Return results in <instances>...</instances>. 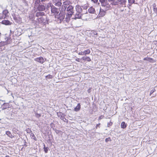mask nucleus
Returning <instances> with one entry per match:
<instances>
[{
	"label": "nucleus",
	"instance_id": "obj_1",
	"mask_svg": "<svg viewBox=\"0 0 157 157\" xmlns=\"http://www.w3.org/2000/svg\"><path fill=\"white\" fill-rule=\"evenodd\" d=\"M39 24L42 25V26L46 27L47 24H48L49 20L47 17H40L37 19Z\"/></svg>",
	"mask_w": 157,
	"mask_h": 157
},
{
	"label": "nucleus",
	"instance_id": "obj_2",
	"mask_svg": "<svg viewBox=\"0 0 157 157\" xmlns=\"http://www.w3.org/2000/svg\"><path fill=\"white\" fill-rule=\"evenodd\" d=\"M65 17V14L63 12L60 11L59 13L55 16V21L59 23L63 21Z\"/></svg>",
	"mask_w": 157,
	"mask_h": 157
},
{
	"label": "nucleus",
	"instance_id": "obj_3",
	"mask_svg": "<svg viewBox=\"0 0 157 157\" xmlns=\"http://www.w3.org/2000/svg\"><path fill=\"white\" fill-rule=\"evenodd\" d=\"M63 9L66 10L67 9V14L69 17H71L74 13V7L72 6L69 5L67 7L66 5L63 6Z\"/></svg>",
	"mask_w": 157,
	"mask_h": 157
},
{
	"label": "nucleus",
	"instance_id": "obj_4",
	"mask_svg": "<svg viewBox=\"0 0 157 157\" xmlns=\"http://www.w3.org/2000/svg\"><path fill=\"white\" fill-rule=\"evenodd\" d=\"M51 14L53 15H54V17L60 12V10L59 8H56L54 5L52 7L51 10Z\"/></svg>",
	"mask_w": 157,
	"mask_h": 157
},
{
	"label": "nucleus",
	"instance_id": "obj_5",
	"mask_svg": "<svg viewBox=\"0 0 157 157\" xmlns=\"http://www.w3.org/2000/svg\"><path fill=\"white\" fill-rule=\"evenodd\" d=\"M35 6L37 7V10L39 11H45V6L44 5L41 4V2L39 4H35Z\"/></svg>",
	"mask_w": 157,
	"mask_h": 157
},
{
	"label": "nucleus",
	"instance_id": "obj_6",
	"mask_svg": "<svg viewBox=\"0 0 157 157\" xmlns=\"http://www.w3.org/2000/svg\"><path fill=\"white\" fill-rule=\"evenodd\" d=\"M22 30L20 28L16 29L14 32H13L10 30V33H13L15 35L17 36L21 35L22 34Z\"/></svg>",
	"mask_w": 157,
	"mask_h": 157
},
{
	"label": "nucleus",
	"instance_id": "obj_7",
	"mask_svg": "<svg viewBox=\"0 0 157 157\" xmlns=\"http://www.w3.org/2000/svg\"><path fill=\"white\" fill-rule=\"evenodd\" d=\"M0 104L1 105L0 108H2V110L10 108V105L9 103L5 102L2 104V103L0 102Z\"/></svg>",
	"mask_w": 157,
	"mask_h": 157
},
{
	"label": "nucleus",
	"instance_id": "obj_8",
	"mask_svg": "<svg viewBox=\"0 0 157 157\" xmlns=\"http://www.w3.org/2000/svg\"><path fill=\"white\" fill-rule=\"evenodd\" d=\"M34 60L41 64H43L45 61V60H44V59L42 56H40V57L35 58L34 59Z\"/></svg>",
	"mask_w": 157,
	"mask_h": 157
},
{
	"label": "nucleus",
	"instance_id": "obj_9",
	"mask_svg": "<svg viewBox=\"0 0 157 157\" xmlns=\"http://www.w3.org/2000/svg\"><path fill=\"white\" fill-rule=\"evenodd\" d=\"M52 1L55 6L59 7L61 5V0H52Z\"/></svg>",
	"mask_w": 157,
	"mask_h": 157
},
{
	"label": "nucleus",
	"instance_id": "obj_10",
	"mask_svg": "<svg viewBox=\"0 0 157 157\" xmlns=\"http://www.w3.org/2000/svg\"><path fill=\"white\" fill-rule=\"evenodd\" d=\"M101 6L102 7L104 8L105 10H108L110 7L109 5L107 0H106L105 2L101 3Z\"/></svg>",
	"mask_w": 157,
	"mask_h": 157
},
{
	"label": "nucleus",
	"instance_id": "obj_11",
	"mask_svg": "<svg viewBox=\"0 0 157 157\" xmlns=\"http://www.w3.org/2000/svg\"><path fill=\"white\" fill-rule=\"evenodd\" d=\"M57 115L58 117H60V118L61 120H63V121H65L64 120V118H65L64 117L66 116V115L64 113L59 112L57 113Z\"/></svg>",
	"mask_w": 157,
	"mask_h": 157
},
{
	"label": "nucleus",
	"instance_id": "obj_12",
	"mask_svg": "<svg viewBox=\"0 0 157 157\" xmlns=\"http://www.w3.org/2000/svg\"><path fill=\"white\" fill-rule=\"evenodd\" d=\"M2 24L6 25H11L12 22L8 20H4L2 21L1 22H0Z\"/></svg>",
	"mask_w": 157,
	"mask_h": 157
},
{
	"label": "nucleus",
	"instance_id": "obj_13",
	"mask_svg": "<svg viewBox=\"0 0 157 157\" xmlns=\"http://www.w3.org/2000/svg\"><path fill=\"white\" fill-rule=\"evenodd\" d=\"M105 11L104 10L101 9V8L100 9L99 13L98 14L99 17H103L105 14Z\"/></svg>",
	"mask_w": 157,
	"mask_h": 157
},
{
	"label": "nucleus",
	"instance_id": "obj_14",
	"mask_svg": "<svg viewBox=\"0 0 157 157\" xmlns=\"http://www.w3.org/2000/svg\"><path fill=\"white\" fill-rule=\"evenodd\" d=\"M75 9L76 11L78 13H81L83 12L82 8L81 7V6L78 5L76 6Z\"/></svg>",
	"mask_w": 157,
	"mask_h": 157
},
{
	"label": "nucleus",
	"instance_id": "obj_15",
	"mask_svg": "<svg viewBox=\"0 0 157 157\" xmlns=\"http://www.w3.org/2000/svg\"><path fill=\"white\" fill-rule=\"evenodd\" d=\"M53 5L51 3H47L46 5L45 6V10H49V9L51 8V9L52 8V6H53Z\"/></svg>",
	"mask_w": 157,
	"mask_h": 157
},
{
	"label": "nucleus",
	"instance_id": "obj_16",
	"mask_svg": "<svg viewBox=\"0 0 157 157\" xmlns=\"http://www.w3.org/2000/svg\"><path fill=\"white\" fill-rule=\"evenodd\" d=\"M2 13L6 18L9 16V12L7 9H6L3 10L2 12Z\"/></svg>",
	"mask_w": 157,
	"mask_h": 157
},
{
	"label": "nucleus",
	"instance_id": "obj_17",
	"mask_svg": "<svg viewBox=\"0 0 157 157\" xmlns=\"http://www.w3.org/2000/svg\"><path fill=\"white\" fill-rule=\"evenodd\" d=\"M45 15V13L43 12H37L36 13V16L38 18Z\"/></svg>",
	"mask_w": 157,
	"mask_h": 157
},
{
	"label": "nucleus",
	"instance_id": "obj_18",
	"mask_svg": "<svg viewBox=\"0 0 157 157\" xmlns=\"http://www.w3.org/2000/svg\"><path fill=\"white\" fill-rule=\"evenodd\" d=\"M81 104L80 103L77 104V105L74 108V111L75 112H78L81 109Z\"/></svg>",
	"mask_w": 157,
	"mask_h": 157
},
{
	"label": "nucleus",
	"instance_id": "obj_19",
	"mask_svg": "<svg viewBox=\"0 0 157 157\" xmlns=\"http://www.w3.org/2000/svg\"><path fill=\"white\" fill-rule=\"evenodd\" d=\"M8 42L7 41H1L0 42V47L1 48L3 47L5 45H7L8 44Z\"/></svg>",
	"mask_w": 157,
	"mask_h": 157
},
{
	"label": "nucleus",
	"instance_id": "obj_20",
	"mask_svg": "<svg viewBox=\"0 0 157 157\" xmlns=\"http://www.w3.org/2000/svg\"><path fill=\"white\" fill-rule=\"evenodd\" d=\"M88 12L90 13H94L95 11L94 8L91 7L88 9Z\"/></svg>",
	"mask_w": 157,
	"mask_h": 157
},
{
	"label": "nucleus",
	"instance_id": "obj_21",
	"mask_svg": "<svg viewBox=\"0 0 157 157\" xmlns=\"http://www.w3.org/2000/svg\"><path fill=\"white\" fill-rule=\"evenodd\" d=\"M127 125V124L124 121L122 122L121 124V127L122 128L125 129Z\"/></svg>",
	"mask_w": 157,
	"mask_h": 157
},
{
	"label": "nucleus",
	"instance_id": "obj_22",
	"mask_svg": "<svg viewBox=\"0 0 157 157\" xmlns=\"http://www.w3.org/2000/svg\"><path fill=\"white\" fill-rule=\"evenodd\" d=\"M6 134L9 137L11 138H12L14 137V136H13L11 132L10 131H6Z\"/></svg>",
	"mask_w": 157,
	"mask_h": 157
},
{
	"label": "nucleus",
	"instance_id": "obj_23",
	"mask_svg": "<svg viewBox=\"0 0 157 157\" xmlns=\"http://www.w3.org/2000/svg\"><path fill=\"white\" fill-rule=\"evenodd\" d=\"M82 60L86 61L88 62H90L91 61V59L89 57L85 56L82 57Z\"/></svg>",
	"mask_w": 157,
	"mask_h": 157
},
{
	"label": "nucleus",
	"instance_id": "obj_24",
	"mask_svg": "<svg viewBox=\"0 0 157 157\" xmlns=\"http://www.w3.org/2000/svg\"><path fill=\"white\" fill-rule=\"evenodd\" d=\"M82 8L84 10H85L83 12V14H86L87 13V9L88 8V6L87 5H83V6H82Z\"/></svg>",
	"mask_w": 157,
	"mask_h": 157
},
{
	"label": "nucleus",
	"instance_id": "obj_25",
	"mask_svg": "<svg viewBox=\"0 0 157 157\" xmlns=\"http://www.w3.org/2000/svg\"><path fill=\"white\" fill-rule=\"evenodd\" d=\"M43 146L44 151L45 153H47L48 152V151L49 150V148L48 147H46L44 144Z\"/></svg>",
	"mask_w": 157,
	"mask_h": 157
},
{
	"label": "nucleus",
	"instance_id": "obj_26",
	"mask_svg": "<svg viewBox=\"0 0 157 157\" xmlns=\"http://www.w3.org/2000/svg\"><path fill=\"white\" fill-rule=\"evenodd\" d=\"M49 0H36L35 1V4H39L41 2H47L49 1Z\"/></svg>",
	"mask_w": 157,
	"mask_h": 157
},
{
	"label": "nucleus",
	"instance_id": "obj_27",
	"mask_svg": "<svg viewBox=\"0 0 157 157\" xmlns=\"http://www.w3.org/2000/svg\"><path fill=\"white\" fill-rule=\"evenodd\" d=\"M82 17L81 15L80 14V13H76L75 16V18L76 19L77 18L80 19Z\"/></svg>",
	"mask_w": 157,
	"mask_h": 157
},
{
	"label": "nucleus",
	"instance_id": "obj_28",
	"mask_svg": "<svg viewBox=\"0 0 157 157\" xmlns=\"http://www.w3.org/2000/svg\"><path fill=\"white\" fill-rule=\"evenodd\" d=\"M30 137L32 139H33L35 141H36L37 140V139L35 137L34 134L33 133H31Z\"/></svg>",
	"mask_w": 157,
	"mask_h": 157
},
{
	"label": "nucleus",
	"instance_id": "obj_29",
	"mask_svg": "<svg viewBox=\"0 0 157 157\" xmlns=\"http://www.w3.org/2000/svg\"><path fill=\"white\" fill-rule=\"evenodd\" d=\"M84 55H86L87 54H89L90 52V50L89 49H87L86 50H85L84 52Z\"/></svg>",
	"mask_w": 157,
	"mask_h": 157
},
{
	"label": "nucleus",
	"instance_id": "obj_30",
	"mask_svg": "<svg viewBox=\"0 0 157 157\" xmlns=\"http://www.w3.org/2000/svg\"><path fill=\"white\" fill-rule=\"evenodd\" d=\"M119 2L118 0L117 1H114L113 2L111 3V4L112 5L116 6L118 5V2Z\"/></svg>",
	"mask_w": 157,
	"mask_h": 157
},
{
	"label": "nucleus",
	"instance_id": "obj_31",
	"mask_svg": "<svg viewBox=\"0 0 157 157\" xmlns=\"http://www.w3.org/2000/svg\"><path fill=\"white\" fill-rule=\"evenodd\" d=\"M45 78L47 79H50L52 78H53V76L52 75L49 74L45 76Z\"/></svg>",
	"mask_w": 157,
	"mask_h": 157
},
{
	"label": "nucleus",
	"instance_id": "obj_32",
	"mask_svg": "<svg viewBox=\"0 0 157 157\" xmlns=\"http://www.w3.org/2000/svg\"><path fill=\"white\" fill-rule=\"evenodd\" d=\"M35 116L38 119H39V118L41 117V114L40 113H38L37 112L35 113Z\"/></svg>",
	"mask_w": 157,
	"mask_h": 157
},
{
	"label": "nucleus",
	"instance_id": "obj_33",
	"mask_svg": "<svg viewBox=\"0 0 157 157\" xmlns=\"http://www.w3.org/2000/svg\"><path fill=\"white\" fill-rule=\"evenodd\" d=\"M5 18H6L4 16L2 13H0V20H2V19H5Z\"/></svg>",
	"mask_w": 157,
	"mask_h": 157
},
{
	"label": "nucleus",
	"instance_id": "obj_34",
	"mask_svg": "<svg viewBox=\"0 0 157 157\" xmlns=\"http://www.w3.org/2000/svg\"><path fill=\"white\" fill-rule=\"evenodd\" d=\"M128 2L129 3L132 4H136L135 0H128Z\"/></svg>",
	"mask_w": 157,
	"mask_h": 157
},
{
	"label": "nucleus",
	"instance_id": "obj_35",
	"mask_svg": "<svg viewBox=\"0 0 157 157\" xmlns=\"http://www.w3.org/2000/svg\"><path fill=\"white\" fill-rule=\"evenodd\" d=\"M156 91L155 89L154 88L153 89H152L151 90L150 92V96H151V95L155 92Z\"/></svg>",
	"mask_w": 157,
	"mask_h": 157
},
{
	"label": "nucleus",
	"instance_id": "obj_36",
	"mask_svg": "<svg viewBox=\"0 0 157 157\" xmlns=\"http://www.w3.org/2000/svg\"><path fill=\"white\" fill-rule=\"evenodd\" d=\"M111 140L110 137H109L105 139V141L106 143H107L108 141H111Z\"/></svg>",
	"mask_w": 157,
	"mask_h": 157
},
{
	"label": "nucleus",
	"instance_id": "obj_37",
	"mask_svg": "<svg viewBox=\"0 0 157 157\" xmlns=\"http://www.w3.org/2000/svg\"><path fill=\"white\" fill-rule=\"evenodd\" d=\"M91 34H93L94 35H98V34L97 32L93 30L91 31Z\"/></svg>",
	"mask_w": 157,
	"mask_h": 157
},
{
	"label": "nucleus",
	"instance_id": "obj_38",
	"mask_svg": "<svg viewBox=\"0 0 157 157\" xmlns=\"http://www.w3.org/2000/svg\"><path fill=\"white\" fill-rule=\"evenodd\" d=\"M75 60L77 62H80L82 60V58H77L75 59Z\"/></svg>",
	"mask_w": 157,
	"mask_h": 157
},
{
	"label": "nucleus",
	"instance_id": "obj_39",
	"mask_svg": "<svg viewBox=\"0 0 157 157\" xmlns=\"http://www.w3.org/2000/svg\"><path fill=\"white\" fill-rule=\"evenodd\" d=\"M113 124V122H111V121L107 123V127H109L110 126H111Z\"/></svg>",
	"mask_w": 157,
	"mask_h": 157
},
{
	"label": "nucleus",
	"instance_id": "obj_40",
	"mask_svg": "<svg viewBox=\"0 0 157 157\" xmlns=\"http://www.w3.org/2000/svg\"><path fill=\"white\" fill-rule=\"evenodd\" d=\"M26 131L27 133H29L32 132V131L29 128H27L26 129Z\"/></svg>",
	"mask_w": 157,
	"mask_h": 157
},
{
	"label": "nucleus",
	"instance_id": "obj_41",
	"mask_svg": "<svg viewBox=\"0 0 157 157\" xmlns=\"http://www.w3.org/2000/svg\"><path fill=\"white\" fill-rule=\"evenodd\" d=\"M101 124L100 123H99L98 124H97L96 126H95V128L96 129H97L98 128H99L100 127V125Z\"/></svg>",
	"mask_w": 157,
	"mask_h": 157
},
{
	"label": "nucleus",
	"instance_id": "obj_42",
	"mask_svg": "<svg viewBox=\"0 0 157 157\" xmlns=\"http://www.w3.org/2000/svg\"><path fill=\"white\" fill-rule=\"evenodd\" d=\"M13 131L14 133L18 134L17 132H18V131L17 130V129H13Z\"/></svg>",
	"mask_w": 157,
	"mask_h": 157
},
{
	"label": "nucleus",
	"instance_id": "obj_43",
	"mask_svg": "<svg viewBox=\"0 0 157 157\" xmlns=\"http://www.w3.org/2000/svg\"><path fill=\"white\" fill-rule=\"evenodd\" d=\"M50 126L51 128L55 127V124L53 123H52L50 124Z\"/></svg>",
	"mask_w": 157,
	"mask_h": 157
},
{
	"label": "nucleus",
	"instance_id": "obj_44",
	"mask_svg": "<svg viewBox=\"0 0 157 157\" xmlns=\"http://www.w3.org/2000/svg\"><path fill=\"white\" fill-rule=\"evenodd\" d=\"M148 59H152V58L150 57H146L144 58V60H148Z\"/></svg>",
	"mask_w": 157,
	"mask_h": 157
},
{
	"label": "nucleus",
	"instance_id": "obj_45",
	"mask_svg": "<svg viewBox=\"0 0 157 157\" xmlns=\"http://www.w3.org/2000/svg\"><path fill=\"white\" fill-rule=\"evenodd\" d=\"M153 11L157 14V8L156 7L153 8Z\"/></svg>",
	"mask_w": 157,
	"mask_h": 157
},
{
	"label": "nucleus",
	"instance_id": "obj_46",
	"mask_svg": "<svg viewBox=\"0 0 157 157\" xmlns=\"http://www.w3.org/2000/svg\"><path fill=\"white\" fill-rule=\"evenodd\" d=\"M91 1L94 3H97L98 2V0H91Z\"/></svg>",
	"mask_w": 157,
	"mask_h": 157
},
{
	"label": "nucleus",
	"instance_id": "obj_47",
	"mask_svg": "<svg viewBox=\"0 0 157 157\" xmlns=\"http://www.w3.org/2000/svg\"><path fill=\"white\" fill-rule=\"evenodd\" d=\"M55 130H56L55 131V132L57 134H58L60 132V130H59L56 129Z\"/></svg>",
	"mask_w": 157,
	"mask_h": 157
},
{
	"label": "nucleus",
	"instance_id": "obj_48",
	"mask_svg": "<svg viewBox=\"0 0 157 157\" xmlns=\"http://www.w3.org/2000/svg\"><path fill=\"white\" fill-rule=\"evenodd\" d=\"M104 117V116L103 115H101L99 116V117L98 118V120H101Z\"/></svg>",
	"mask_w": 157,
	"mask_h": 157
},
{
	"label": "nucleus",
	"instance_id": "obj_49",
	"mask_svg": "<svg viewBox=\"0 0 157 157\" xmlns=\"http://www.w3.org/2000/svg\"><path fill=\"white\" fill-rule=\"evenodd\" d=\"M24 146H25V147H26L27 146V145H26V140H24Z\"/></svg>",
	"mask_w": 157,
	"mask_h": 157
},
{
	"label": "nucleus",
	"instance_id": "obj_50",
	"mask_svg": "<svg viewBox=\"0 0 157 157\" xmlns=\"http://www.w3.org/2000/svg\"><path fill=\"white\" fill-rule=\"evenodd\" d=\"M78 54L80 55H84V53L83 52H79Z\"/></svg>",
	"mask_w": 157,
	"mask_h": 157
},
{
	"label": "nucleus",
	"instance_id": "obj_51",
	"mask_svg": "<svg viewBox=\"0 0 157 157\" xmlns=\"http://www.w3.org/2000/svg\"><path fill=\"white\" fill-rule=\"evenodd\" d=\"M106 1V0H99V2L101 3V4L104 3Z\"/></svg>",
	"mask_w": 157,
	"mask_h": 157
},
{
	"label": "nucleus",
	"instance_id": "obj_52",
	"mask_svg": "<svg viewBox=\"0 0 157 157\" xmlns=\"http://www.w3.org/2000/svg\"><path fill=\"white\" fill-rule=\"evenodd\" d=\"M152 6H153V8H156V4L155 3H153L152 5Z\"/></svg>",
	"mask_w": 157,
	"mask_h": 157
},
{
	"label": "nucleus",
	"instance_id": "obj_53",
	"mask_svg": "<svg viewBox=\"0 0 157 157\" xmlns=\"http://www.w3.org/2000/svg\"><path fill=\"white\" fill-rule=\"evenodd\" d=\"M91 89L90 88H89L88 90H87V92L89 93H90V92H91Z\"/></svg>",
	"mask_w": 157,
	"mask_h": 157
},
{
	"label": "nucleus",
	"instance_id": "obj_54",
	"mask_svg": "<svg viewBox=\"0 0 157 157\" xmlns=\"http://www.w3.org/2000/svg\"><path fill=\"white\" fill-rule=\"evenodd\" d=\"M52 128V129H53V130H54L55 131V130H56V128H54L53 127V128Z\"/></svg>",
	"mask_w": 157,
	"mask_h": 157
},
{
	"label": "nucleus",
	"instance_id": "obj_55",
	"mask_svg": "<svg viewBox=\"0 0 157 157\" xmlns=\"http://www.w3.org/2000/svg\"><path fill=\"white\" fill-rule=\"evenodd\" d=\"M64 120L65 121H68V120H67V119H66L65 118H64Z\"/></svg>",
	"mask_w": 157,
	"mask_h": 157
},
{
	"label": "nucleus",
	"instance_id": "obj_56",
	"mask_svg": "<svg viewBox=\"0 0 157 157\" xmlns=\"http://www.w3.org/2000/svg\"><path fill=\"white\" fill-rule=\"evenodd\" d=\"M5 157H10L9 155H6Z\"/></svg>",
	"mask_w": 157,
	"mask_h": 157
},
{
	"label": "nucleus",
	"instance_id": "obj_57",
	"mask_svg": "<svg viewBox=\"0 0 157 157\" xmlns=\"http://www.w3.org/2000/svg\"><path fill=\"white\" fill-rule=\"evenodd\" d=\"M115 0H109V1H112V2H113L114 1H115Z\"/></svg>",
	"mask_w": 157,
	"mask_h": 157
},
{
	"label": "nucleus",
	"instance_id": "obj_58",
	"mask_svg": "<svg viewBox=\"0 0 157 157\" xmlns=\"http://www.w3.org/2000/svg\"><path fill=\"white\" fill-rule=\"evenodd\" d=\"M13 18H14V20H15L16 19H17L16 17H13Z\"/></svg>",
	"mask_w": 157,
	"mask_h": 157
},
{
	"label": "nucleus",
	"instance_id": "obj_59",
	"mask_svg": "<svg viewBox=\"0 0 157 157\" xmlns=\"http://www.w3.org/2000/svg\"><path fill=\"white\" fill-rule=\"evenodd\" d=\"M0 6L1 7V8H2V9H3L2 6L1 5Z\"/></svg>",
	"mask_w": 157,
	"mask_h": 157
},
{
	"label": "nucleus",
	"instance_id": "obj_60",
	"mask_svg": "<svg viewBox=\"0 0 157 157\" xmlns=\"http://www.w3.org/2000/svg\"><path fill=\"white\" fill-rule=\"evenodd\" d=\"M0 101H1V100H0Z\"/></svg>",
	"mask_w": 157,
	"mask_h": 157
},
{
	"label": "nucleus",
	"instance_id": "obj_61",
	"mask_svg": "<svg viewBox=\"0 0 157 157\" xmlns=\"http://www.w3.org/2000/svg\"><path fill=\"white\" fill-rule=\"evenodd\" d=\"M155 97V96H152V97H151V98H153V97Z\"/></svg>",
	"mask_w": 157,
	"mask_h": 157
},
{
	"label": "nucleus",
	"instance_id": "obj_62",
	"mask_svg": "<svg viewBox=\"0 0 157 157\" xmlns=\"http://www.w3.org/2000/svg\"><path fill=\"white\" fill-rule=\"evenodd\" d=\"M49 138H50L49 137ZM49 140H50V138H49Z\"/></svg>",
	"mask_w": 157,
	"mask_h": 157
},
{
	"label": "nucleus",
	"instance_id": "obj_63",
	"mask_svg": "<svg viewBox=\"0 0 157 157\" xmlns=\"http://www.w3.org/2000/svg\"><path fill=\"white\" fill-rule=\"evenodd\" d=\"M0 24H1V23H0Z\"/></svg>",
	"mask_w": 157,
	"mask_h": 157
}]
</instances>
